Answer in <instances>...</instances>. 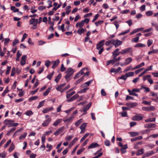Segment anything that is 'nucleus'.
<instances>
[{"label": "nucleus", "mask_w": 158, "mask_h": 158, "mask_svg": "<svg viewBox=\"0 0 158 158\" xmlns=\"http://www.w3.org/2000/svg\"><path fill=\"white\" fill-rule=\"evenodd\" d=\"M74 72V70L71 68L67 69L65 72L66 73L65 76V78L68 80Z\"/></svg>", "instance_id": "nucleus-1"}, {"label": "nucleus", "mask_w": 158, "mask_h": 158, "mask_svg": "<svg viewBox=\"0 0 158 158\" xmlns=\"http://www.w3.org/2000/svg\"><path fill=\"white\" fill-rule=\"evenodd\" d=\"M120 53L122 55H125L127 53H130V55L131 56L133 55L132 50L131 47H129L122 50L120 51Z\"/></svg>", "instance_id": "nucleus-2"}, {"label": "nucleus", "mask_w": 158, "mask_h": 158, "mask_svg": "<svg viewBox=\"0 0 158 158\" xmlns=\"http://www.w3.org/2000/svg\"><path fill=\"white\" fill-rule=\"evenodd\" d=\"M38 22V19H32L29 21V24L30 25H33V26L31 28L35 29L37 28V24Z\"/></svg>", "instance_id": "nucleus-3"}, {"label": "nucleus", "mask_w": 158, "mask_h": 158, "mask_svg": "<svg viewBox=\"0 0 158 158\" xmlns=\"http://www.w3.org/2000/svg\"><path fill=\"white\" fill-rule=\"evenodd\" d=\"M49 116L48 115H46L45 117L46 119L44 121L42 125L43 127H46L47 126L51 121V118L49 117Z\"/></svg>", "instance_id": "nucleus-4"}, {"label": "nucleus", "mask_w": 158, "mask_h": 158, "mask_svg": "<svg viewBox=\"0 0 158 158\" xmlns=\"http://www.w3.org/2000/svg\"><path fill=\"white\" fill-rule=\"evenodd\" d=\"M14 121L13 120L6 119L4 120L3 123L6 125H7L9 127L12 126L13 123Z\"/></svg>", "instance_id": "nucleus-5"}, {"label": "nucleus", "mask_w": 158, "mask_h": 158, "mask_svg": "<svg viewBox=\"0 0 158 158\" xmlns=\"http://www.w3.org/2000/svg\"><path fill=\"white\" fill-rule=\"evenodd\" d=\"M76 88L75 87H73L71 89H69L67 92L66 97L67 98H68L72 96L73 94L75 93V92L74 91H73L72 92L70 93V92L72 90H74Z\"/></svg>", "instance_id": "nucleus-6"}, {"label": "nucleus", "mask_w": 158, "mask_h": 158, "mask_svg": "<svg viewBox=\"0 0 158 158\" xmlns=\"http://www.w3.org/2000/svg\"><path fill=\"white\" fill-rule=\"evenodd\" d=\"M122 43V41L119 40L118 39L112 40V44L115 46V48L121 45Z\"/></svg>", "instance_id": "nucleus-7"}, {"label": "nucleus", "mask_w": 158, "mask_h": 158, "mask_svg": "<svg viewBox=\"0 0 158 158\" xmlns=\"http://www.w3.org/2000/svg\"><path fill=\"white\" fill-rule=\"evenodd\" d=\"M143 118V117L142 115L139 114H137L132 117V120L134 121H140Z\"/></svg>", "instance_id": "nucleus-8"}, {"label": "nucleus", "mask_w": 158, "mask_h": 158, "mask_svg": "<svg viewBox=\"0 0 158 158\" xmlns=\"http://www.w3.org/2000/svg\"><path fill=\"white\" fill-rule=\"evenodd\" d=\"M155 109V107L154 106H151L150 107H143L142 108V110L144 111H153Z\"/></svg>", "instance_id": "nucleus-9"}, {"label": "nucleus", "mask_w": 158, "mask_h": 158, "mask_svg": "<svg viewBox=\"0 0 158 158\" xmlns=\"http://www.w3.org/2000/svg\"><path fill=\"white\" fill-rule=\"evenodd\" d=\"M86 69V68H83L79 72V73L76 74L74 77V79H76L77 78H78V77H79L80 76L82 75L84 73V71L85 69Z\"/></svg>", "instance_id": "nucleus-10"}, {"label": "nucleus", "mask_w": 158, "mask_h": 158, "mask_svg": "<svg viewBox=\"0 0 158 158\" xmlns=\"http://www.w3.org/2000/svg\"><path fill=\"white\" fill-rule=\"evenodd\" d=\"M105 40H104L100 41L98 44H97L96 48L98 50H99L101 48L102 46L104 45Z\"/></svg>", "instance_id": "nucleus-11"}, {"label": "nucleus", "mask_w": 158, "mask_h": 158, "mask_svg": "<svg viewBox=\"0 0 158 158\" xmlns=\"http://www.w3.org/2000/svg\"><path fill=\"white\" fill-rule=\"evenodd\" d=\"M26 59L27 56L26 55H23L20 61V64L22 65H23L25 64Z\"/></svg>", "instance_id": "nucleus-12"}, {"label": "nucleus", "mask_w": 158, "mask_h": 158, "mask_svg": "<svg viewBox=\"0 0 158 158\" xmlns=\"http://www.w3.org/2000/svg\"><path fill=\"white\" fill-rule=\"evenodd\" d=\"M156 124L153 123L147 124L144 126V127L146 128H154L156 127Z\"/></svg>", "instance_id": "nucleus-13"}, {"label": "nucleus", "mask_w": 158, "mask_h": 158, "mask_svg": "<svg viewBox=\"0 0 158 158\" xmlns=\"http://www.w3.org/2000/svg\"><path fill=\"white\" fill-rule=\"evenodd\" d=\"M121 68L120 67H118L117 69L113 68L111 69L110 70L111 73H115V74L117 73L119 71H120V73L122 72L121 71Z\"/></svg>", "instance_id": "nucleus-14"}, {"label": "nucleus", "mask_w": 158, "mask_h": 158, "mask_svg": "<svg viewBox=\"0 0 158 158\" xmlns=\"http://www.w3.org/2000/svg\"><path fill=\"white\" fill-rule=\"evenodd\" d=\"M144 28L143 27H140L135 29L130 33V35H132L139 31H142V30Z\"/></svg>", "instance_id": "nucleus-15"}, {"label": "nucleus", "mask_w": 158, "mask_h": 158, "mask_svg": "<svg viewBox=\"0 0 158 158\" xmlns=\"http://www.w3.org/2000/svg\"><path fill=\"white\" fill-rule=\"evenodd\" d=\"M138 105L136 102H131L127 103L126 105L130 108H133V107L136 106Z\"/></svg>", "instance_id": "nucleus-16"}, {"label": "nucleus", "mask_w": 158, "mask_h": 158, "mask_svg": "<svg viewBox=\"0 0 158 158\" xmlns=\"http://www.w3.org/2000/svg\"><path fill=\"white\" fill-rule=\"evenodd\" d=\"M116 62L114 58H113V59L111 60H108L106 62V65H109L110 64H114Z\"/></svg>", "instance_id": "nucleus-17"}, {"label": "nucleus", "mask_w": 158, "mask_h": 158, "mask_svg": "<svg viewBox=\"0 0 158 158\" xmlns=\"http://www.w3.org/2000/svg\"><path fill=\"white\" fill-rule=\"evenodd\" d=\"M53 107H52L47 108L43 110L42 111V112L43 113L45 114L52 111L53 110Z\"/></svg>", "instance_id": "nucleus-18"}, {"label": "nucleus", "mask_w": 158, "mask_h": 158, "mask_svg": "<svg viewBox=\"0 0 158 158\" xmlns=\"http://www.w3.org/2000/svg\"><path fill=\"white\" fill-rule=\"evenodd\" d=\"M132 61V59L130 57H128L126 58L125 60V62H124L125 65H127L130 63Z\"/></svg>", "instance_id": "nucleus-19"}, {"label": "nucleus", "mask_w": 158, "mask_h": 158, "mask_svg": "<svg viewBox=\"0 0 158 158\" xmlns=\"http://www.w3.org/2000/svg\"><path fill=\"white\" fill-rule=\"evenodd\" d=\"M83 21H81L80 22L77 23L76 25V27H79V28H82L84 26V23Z\"/></svg>", "instance_id": "nucleus-20"}, {"label": "nucleus", "mask_w": 158, "mask_h": 158, "mask_svg": "<svg viewBox=\"0 0 158 158\" xmlns=\"http://www.w3.org/2000/svg\"><path fill=\"white\" fill-rule=\"evenodd\" d=\"M158 137V133L156 134H153L149 135L145 139H149L155 138Z\"/></svg>", "instance_id": "nucleus-21"}, {"label": "nucleus", "mask_w": 158, "mask_h": 158, "mask_svg": "<svg viewBox=\"0 0 158 158\" xmlns=\"http://www.w3.org/2000/svg\"><path fill=\"white\" fill-rule=\"evenodd\" d=\"M92 80H91L88 82H86L83 83V84H82L81 85V87L82 88H83L85 87H86L87 86H89L90 84V83L92 82Z\"/></svg>", "instance_id": "nucleus-22"}, {"label": "nucleus", "mask_w": 158, "mask_h": 158, "mask_svg": "<svg viewBox=\"0 0 158 158\" xmlns=\"http://www.w3.org/2000/svg\"><path fill=\"white\" fill-rule=\"evenodd\" d=\"M99 145L97 143H93L88 147V148H93L98 147Z\"/></svg>", "instance_id": "nucleus-23"}, {"label": "nucleus", "mask_w": 158, "mask_h": 158, "mask_svg": "<svg viewBox=\"0 0 158 158\" xmlns=\"http://www.w3.org/2000/svg\"><path fill=\"white\" fill-rule=\"evenodd\" d=\"M127 78V77L126 74L125 75H122L120 77H118L117 78V80L118 83H119V80L120 79H122L125 81Z\"/></svg>", "instance_id": "nucleus-24"}, {"label": "nucleus", "mask_w": 158, "mask_h": 158, "mask_svg": "<svg viewBox=\"0 0 158 158\" xmlns=\"http://www.w3.org/2000/svg\"><path fill=\"white\" fill-rule=\"evenodd\" d=\"M52 89L51 87H49L43 93V95L44 96L47 95L50 92Z\"/></svg>", "instance_id": "nucleus-25"}, {"label": "nucleus", "mask_w": 158, "mask_h": 158, "mask_svg": "<svg viewBox=\"0 0 158 158\" xmlns=\"http://www.w3.org/2000/svg\"><path fill=\"white\" fill-rule=\"evenodd\" d=\"M74 118V117L73 116H72L68 119L65 118H64L63 121L65 122L69 123L71 122Z\"/></svg>", "instance_id": "nucleus-26"}, {"label": "nucleus", "mask_w": 158, "mask_h": 158, "mask_svg": "<svg viewBox=\"0 0 158 158\" xmlns=\"http://www.w3.org/2000/svg\"><path fill=\"white\" fill-rule=\"evenodd\" d=\"M154 152L153 151H150L147 152L145 154V156L148 157V156H149L153 154H154Z\"/></svg>", "instance_id": "nucleus-27"}, {"label": "nucleus", "mask_w": 158, "mask_h": 158, "mask_svg": "<svg viewBox=\"0 0 158 158\" xmlns=\"http://www.w3.org/2000/svg\"><path fill=\"white\" fill-rule=\"evenodd\" d=\"M134 68H132L131 66H129L126 68L124 70L123 72L125 73L126 72L129 70H134Z\"/></svg>", "instance_id": "nucleus-28"}, {"label": "nucleus", "mask_w": 158, "mask_h": 158, "mask_svg": "<svg viewBox=\"0 0 158 158\" xmlns=\"http://www.w3.org/2000/svg\"><path fill=\"white\" fill-rule=\"evenodd\" d=\"M85 30L82 28H79L77 31V33L80 35H81L82 34L84 33L85 32Z\"/></svg>", "instance_id": "nucleus-29"}, {"label": "nucleus", "mask_w": 158, "mask_h": 158, "mask_svg": "<svg viewBox=\"0 0 158 158\" xmlns=\"http://www.w3.org/2000/svg\"><path fill=\"white\" fill-rule=\"evenodd\" d=\"M146 46V45L143 44L142 43H138L135 46V47L136 48H143L145 47Z\"/></svg>", "instance_id": "nucleus-30"}, {"label": "nucleus", "mask_w": 158, "mask_h": 158, "mask_svg": "<svg viewBox=\"0 0 158 158\" xmlns=\"http://www.w3.org/2000/svg\"><path fill=\"white\" fill-rule=\"evenodd\" d=\"M145 65V63L144 62H142L141 63H140V64H138L137 65H136V66H135V67H134V69H135V70L136 69H139V68H140V67H142V66H143L144 65Z\"/></svg>", "instance_id": "nucleus-31"}, {"label": "nucleus", "mask_w": 158, "mask_h": 158, "mask_svg": "<svg viewBox=\"0 0 158 158\" xmlns=\"http://www.w3.org/2000/svg\"><path fill=\"white\" fill-rule=\"evenodd\" d=\"M152 130V129H147L142 131L141 133L142 134H148L150 133V131Z\"/></svg>", "instance_id": "nucleus-32"}, {"label": "nucleus", "mask_w": 158, "mask_h": 158, "mask_svg": "<svg viewBox=\"0 0 158 158\" xmlns=\"http://www.w3.org/2000/svg\"><path fill=\"white\" fill-rule=\"evenodd\" d=\"M91 106V104L89 103L87 105V106H86L85 108H84L83 111L84 112V113H85L86 111L89 109Z\"/></svg>", "instance_id": "nucleus-33"}, {"label": "nucleus", "mask_w": 158, "mask_h": 158, "mask_svg": "<svg viewBox=\"0 0 158 158\" xmlns=\"http://www.w3.org/2000/svg\"><path fill=\"white\" fill-rule=\"evenodd\" d=\"M121 22V21L120 20L118 21H115L113 23L114 25H115L116 27V28L117 29L119 26V23H120Z\"/></svg>", "instance_id": "nucleus-34"}, {"label": "nucleus", "mask_w": 158, "mask_h": 158, "mask_svg": "<svg viewBox=\"0 0 158 158\" xmlns=\"http://www.w3.org/2000/svg\"><path fill=\"white\" fill-rule=\"evenodd\" d=\"M45 101V100H44L40 102L38 106H37V108H40L42 107L44 105Z\"/></svg>", "instance_id": "nucleus-35"}, {"label": "nucleus", "mask_w": 158, "mask_h": 158, "mask_svg": "<svg viewBox=\"0 0 158 158\" xmlns=\"http://www.w3.org/2000/svg\"><path fill=\"white\" fill-rule=\"evenodd\" d=\"M127 77L133 76L134 75V72H131L127 73H126Z\"/></svg>", "instance_id": "nucleus-36"}, {"label": "nucleus", "mask_w": 158, "mask_h": 158, "mask_svg": "<svg viewBox=\"0 0 158 158\" xmlns=\"http://www.w3.org/2000/svg\"><path fill=\"white\" fill-rule=\"evenodd\" d=\"M129 134L130 135L131 137H134L138 135L139 133L136 132H129Z\"/></svg>", "instance_id": "nucleus-37"}, {"label": "nucleus", "mask_w": 158, "mask_h": 158, "mask_svg": "<svg viewBox=\"0 0 158 158\" xmlns=\"http://www.w3.org/2000/svg\"><path fill=\"white\" fill-rule=\"evenodd\" d=\"M15 148V146L13 143L11 144L10 146L8 149V151L9 152H10L14 149Z\"/></svg>", "instance_id": "nucleus-38"}, {"label": "nucleus", "mask_w": 158, "mask_h": 158, "mask_svg": "<svg viewBox=\"0 0 158 158\" xmlns=\"http://www.w3.org/2000/svg\"><path fill=\"white\" fill-rule=\"evenodd\" d=\"M70 85H68L63 89H62V88H60V92L61 93L63 92L64 91L68 89Z\"/></svg>", "instance_id": "nucleus-39"}, {"label": "nucleus", "mask_w": 158, "mask_h": 158, "mask_svg": "<svg viewBox=\"0 0 158 158\" xmlns=\"http://www.w3.org/2000/svg\"><path fill=\"white\" fill-rule=\"evenodd\" d=\"M87 126V123H83L81 124V126L80 127V128L81 130L85 129Z\"/></svg>", "instance_id": "nucleus-40"}, {"label": "nucleus", "mask_w": 158, "mask_h": 158, "mask_svg": "<svg viewBox=\"0 0 158 158\" xmlns=\"http://www.w3.org/2000/svg\"><path fill=\"white\" fill-rule=\"evenodd\" d=\"M25 114L27 116H30L33 114V113L31 110H27L25 112Z\"/></svg>", "instance_id": "nucleus-41"}, {"label": "nucleus", "mask_w": 158, "mask_h": 158, "mask_svg": "<svg viewBox=\"0 0 158 158\" xmlns=\"http://www.w3.org/2000/svg\"><path fill=\"white\" fill-rule=\"evenodd\" d=\"M38 98V97L37 96H34L32 97H31L29 98V100L30 101H31L33 100H34L36 99H37Z\"/></svg>", "instance_id": "nucleus-42"}, {"label": "nucleus", "mask_w": 158, "mask_h": 158, "mask_svg": "<svg viewBox=\"0 0 158 158\" xmlns=\"http://www.w3.org/2000/svg\"><path fill=\"white\" fill-rule=\"evenodd\" d=\"M127 91L130 95H134L136 96H138V94H137L133 92L132 91H131V90L130 89H128Z\"/></svg>", "instance_id": "nucleus-43"}, {"label": "nucleus", "mask_w": 158, "mask_h": 158, "mask_svg": "<svg viewBox=\"0 0 158 158\" xmlns=\"http://www.w3.org/2000/svg\"><path fill=\"white\" fill-rule=\"evenodd\" d=\"M156 120L155 118H149L145 120V122H155Z\"/></svg>", "instance_id": "nucleus-44"}, {"label": "nucleus", "mask_w": 158, "mask_h": 158, "mask_svg": "<svg viewBox=\"0 0 158 158\" xmlns=\"http://www.w3.org/2000/svg\"><path fill=\"white\" fill-rule=\"evenodd\" d=\"M158 52V49H156V50L153 49L152 51H149L148 52V54L149 55H150L152 53H157Z\"/></svg>", "instance_id": "nucleus-45"}, {"label": "nucleus", "mask_w": 158, "mask_h": 158, "mask_svg": "<svg viewBox=\"0 0 158 158\" xmlns=\"http://www.w3.org/2000/svg\"><path fill=\"white\" fill-rule=\"evenodd\" d=\"M27 135V133L26 132L24 133L22 135L19 137V139L20 140L24 139Z\"/></svg>", "instance_id": "nucleus-46"}, {"label": "nucleus", "mask_w": 158, "mask_h": 158, "mask_svg": "<svg viewBox=\"0 0 158 158\" xmlns=\"http://www.w3.org/2000/svg\"><path fill=\"white\" fill-rule=\"evenodd\" d=\"M6 153L5 152H2L0 153V157L5 158L6 156Z\"/></svg>", "instance_id": "nucleus-47"}, {"label": "nucleus", "mask_w": 158, "mask_h": 158, "mask_svg": "<svg viewBox=\"0 0 158 158\" xmlns=\"http://www.w3.org/2000/svg\"><path fill=\"white\" fill-rule=\"evenodd\" d=\"M83 122V119H81L77 121L75 123V125L76 126H78L81 123Z\"/></svg>", "instance_id": "nucleus-48"}, {"label": "nucleus", "mask_w": 158, "mask_h": 158, "mask_svg": "<svg viewBox=\"0 0 158 158\" xmlns=\"http://www.w3.org/2000/svg\"><path fill=\"white\" fill-rule=\"evenodd\" d=\"M143 152L144 151L143 148L139 150L137 152V153L136 155L137 156H139L140 155H141L143 153Z\"/></svg>", "instance_id": "nucleus-49"}, {"label": "nucleus", "mask_w": 158, "mask_h": 158, "mask_svg": "<svg viewBox=\"0 0 158 158\" xmlns=\"http://www.w3.org/2000/svg\"><path fill=\"white\" fill-rule=\"evenodd\" d=\"M53 65L52 67V68L53 69H54V68H55L58 64L59 61H53Z\"/></svg>", "instance_id": "nucleus-50"}, {"label": "nucleus", "mask_w": 158, "mask_h": 158, "mask_svg": "<svg viewBox=\"0 0 158 158\" xmlns=\"http://www.w3.org/2000/svg\"><path fill=\"white\" fill-rule=\"evenodd\" d=\"M112 56H113V58H115L119 54H120V52H117L114 51L112 53Z\"/></svg>", "instance_id": "nucleus-51"}, {"label": "nucleus", "mask_w": 158, "mask_h": 158, "mask_svg": "<svg viewBox=\"0 0 158 158\" xmlns=\"http://www.w3.org/2000/svg\"><path fill=\"white\" fill-rule=\"evenodd\" d=\"M103 22V21L102 20H101L96 22L95 23L96 26H98L101 24H102Z\"/></svg>", "instance_id": "nucleus-52"}, {"label": "nucleus", "mask_w": 158, "mask_h": 158, "mask_svg": "<svg viewBox=\"0 0 158 158\" xmlns=\"http://www.w3.org/2000/svg\"><path fill=\"white\" fill-rule=\"evenodd\" d=\"M15 73V67H13L12 69L11 73V76H13Z\"/></svg>", "instance_id": "nucleus-53"}, {"label": "nucleus", "mask_w": 158, "mask_h": 158, "mask_svg": "<svg viewBox=\"0 0 158 158\" xmlns=\"http://www.w3.org/2000/svg\"><path fill=\"white\" fill-rule=\"evenodd\" d=\"M52 146L51 144H48L46 145V148H48V149L47 150V151L49 152L52 149Z\"/></svg>", "instance_id": "nucleus-54"}, {"label": "nucleus", "mask_w": 158, "mask_h": 158, "mask_svg": "<svg viewBox=\"0 0 158 158\" xmlns=\"http://www.w3.org/2000/svg\"><path fill=\"white\" fill-rule=\"evenodd\" d=\"M64 128V127H62L60 129V134L61 133V135L63 134L65 132Z\"/></svg>", "instance_id": "nucleus-55"}, {"label": "nucleus", "mask_w": 158, "mask_h": 158, "mask_svg": "<svg viewBox=\"0 0 158 158\" xmlns=\"http://www.w3.org/2000/svg\"><path fill=\"white\" fill-rule=\"evenodd\" d=\"M89 89V88L88 87H86L82 89L81 90L80 92H78V93H85L86 91Z\"/></svg>", "instance_id": "nucleus-56"}, {"label": "nucleus", "mask_w": 158, "mask_h": 158, "mask_svg": "<svg viewBox=\"0 0 158 158\" xmlns=\"http://www.w3.org/2000/svg\"><path fill=\"white\" fill-rule=\"evenodd\" d=\"M84 78V76H82L81 78L79 79L78 80H77V82H76L75 84L76 85L77 84H78L80 83L81 81H82Z\"/></svg>", "instance_id": "nucleus-57"}, {"label": "nucleus", "mask_w": 158, "mask_h": 158, "mask_svg": "<svg viewBox=\"0 0 158 158\" xmlns=\"http://www.w3.org/2000/svg\"><path fill=\"white\" fill-rule=\"evenodd\" d=\"M15 128H12L10 129L8 132L7 133V135H9L12 132V131H15Z\"/></svg>", "instance_id": "nucleus-58"}, {"label": "nucleus", "mask_w": 158, "mask_h": 158, "mask_svg": "<svg viewBox=\"0 0 158 158\" xmlns=\"http://www.w3.org/2000/svg\"><path fill=\"white\" fill-rule=\"evenodd\" d=\"M57 5V3L56 2H55L53 4V6H54V7L53 8L52 10H56L59 7V5H58L56 7Z\"/></svg>", "instance_id": "nucleus-59"}, {"label": "nucleus", "mask_w": 158, "mask_h": 158, "mask_svg": "<svg viewBox=\"0 0 158 158\" xmlns=\"http://www.w3.org/2000/svg\"><path fill=\"white\" fill-rule=\"evenodd\" d=\"M153 41L152 40H149L147 41V45L148 47L150 46L152 44Z\"/></svg>", "instance_id": "nucleus-60"}, {"label": "nucleus", "mask_w": 158, "mask_h": 158, "mask_svg": "<svg viewBox=\"0 0 158 158\" xmlns=\"http://www.w3.org/2000/svg\"><path fill=\"white\" fill-rule=\"evenodd\" d=\"M9 91L8 90V87H7L6 89L2 93V95L3 96H5V95Z\"/></svg>", "instance_id": "nucleus-61"}, {"label": "nucleus", "mask_w": 158, "mask_h": 158, "mask_svg": "<svg viewBox=\"0 0 158 158\" xmlns=\"http://www.w3.org/2000/svg\"><path fill=\"white\" fill-rule=\"evenodd\" d=\"M110 44H112V40L107 41L105 43V44L107 46L109 45Z\"/></svg>", "instance_id": "nucleus-62"}, {"label": "nucleus", "mask_w": 158, "mask_h": 158, "mask_svg": "<svg viewBox=\"0 0 158 158\" xmlns=\"http://www.w3.org/2000/svg\"><path fill=\"white\" fill-rule=\"evenodd\" d=\"M11 68V66H7V70L6 72V74L8 75L9 74Z\"/></svg>", "instance_id": "nucleus-63"}, {"label": "nucleus", "mask_w": 158, "mask_h": 158, "mask_svg": "<svg viewBox=\"0 0 158 158\" xmlns=\"http://www.w3.org/2000/svg\"><path fill=\"white\" fill-rule=\"evenodd\" d=\"M139 37H136L133 38L132 39V41L135 43H136L139 41Z\"/></svg>", "instance_id": "nucleus-64"}]
</instances>
